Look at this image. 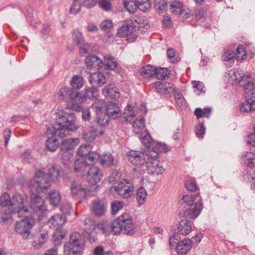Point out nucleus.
<instances>
[{"label":"nucleus","mask_w":255,"mask_h":255,"mask_svg":"<svg viewBox=\"0 0 255 255\" xmlns=\"http://www.w3.org/2000/svg\"><path fill=\"white\" fill-rule=\"evenodd\" d=\"M79 127L75 124V118L73 114L60 111L53 125L47 127L46 136L48 139L46 142V147L50 151H54L57 148L59 143L56 136L63 138L69 131H75Z\"/></svg>","instance_id":"nucleus-1"},{"label":"nucleus","mask_w":255,"mask_h":255,"mask_svg":"<svg viewBox=\"0 0 255 255\" xmlns=\"http://www.w3.org/2000/svg\"><path fill=\"white\" fill-rule=\"evenodd\" d=\"M27 197L19 193H15L12 196L4 193L0 197V205L10 207V211L15 217H22L23 214H27L28 209L25 206Z\"/></svg>","instance_id":"nucleus-2"},{"label":"nucleus","mask_w":255,"mask_h":255,"mask_svg":"<svg viewBox=\"0 0 255 255\" xmlns=\"http://www.w3.org/2000/svg\"><path fill=\"white\" fill-rule=\"evenodd\" d=\"M50 186V178L47 174L41 170H38L35 173L34 179L29 184L31 191L38 194L44 192Z\"/></svg>","instance_id":"nucleus-3"},{"label":"nucleus","mask_w":255,"mask_h":255,"mask_svg":"<svg viewBox=\"0 0 255 255\" xmlns=\"http://www.w3.org/2000/svg\"><path fill=\"white\" fill-rule=\"evenodd\" d=\"M84 245L83 237L78 233H72L69 241L64 246V253L67 255H77Z\"/></svg>","instance_id":"nucleus-4"},{"label":"nucleus","mask_w":255,"mask_h":255,"mask_svg":"<svg viewBox=\"0 0 255 255\" xmlns=\"http://www.w3.org/2000/svg\"><path fill=\"white\" fill-rule=\"evenodd\" d=\"M22 217L24 218L15 223L14 229L23 239H26L31 234V229L34 225V221L33 219L26 217V214H23Z\"/></svg>","instance_id":"nucleus-5"},{"label":"nucleus","mask_w":255,"mask_h":255,"mask_svg":"<svg viewBox=\"0 0 255 255\" xmlns=\"http://www.w3.org/2000/svg\"><path fill=\"white\" fill-rule=\"evenodd\" d=\"M105 107L106 104L103 100H98L95 101L92 106L96 114L98 124L102 126L108 125V120L105 113Z\"/></svg>","instance_id":"nucleus-6"},{"label":"nucleus","mask_w":255,"mask_h":255,"mask_svg":"<svg viewBox=\"0 0 255 255\" xmlns=\"http://www.w3.org/2000/svg\"><path fill=\"white\" fill-rule=\"evenodd\" d=\"M158 157L148 156L145 162L147 172L150 174L159 175L163 173L164 169L163 166L157 159Z\"/></svg>","instance_id":"nucleus-7"},{"label":"nucleus","mask_w":255,"mask_h":255,"mask_svg":"<svg viewBox=\"0 0 255 255\" xmlns=\"http://www.w3.org/2000/svg\"><path fill=\"white\" fill-rule=\"evenodd\" d=\"M115 191L124 198H128L133 194L134 188L127 180L121 181L118 186L114 187Z\"/></svg>","instance_id":"nucleus-8"},{"label":"nucleus","mask_w":255,"mask_h":255,"mask_svg":"<svg viewBox=\"0 0 255 255\" xmlns=\"http://www.w3.org/2000/svg\"><path fill=\"white\" fill-rule=\"evenodd\" d=\"M70 194L75 198L78 196H87L89 195L90 190L85 186H83L77 180L74 179L70 185Z\"/></svg>","instance_id":"nucleus-9"},{"label":"nucleus","mask_w":255,"mask_h":255,"mask_svg":"<svg viewBox=\"0 0 255 255\" xmlns=\"http://www.w3.org/2000/svg\"><path fill=\"white\" fill-rule=\"evenodd\" d=\"M122 225L125 226V231L128 235H132L135 232L134 225L132 223L131 217L128 213H124L121 215L117 220Z\"/></svg>","instance_id":"nucleus-10"},{"label":"nucleus","mask_w":255,"mask_h":255,"mask_svg":"<svg viewBox=\"0 0 255 255\" xmlns=\"http://www.w3.org/2000/svg\"><path fill=\"white\" fill-rule=\"evenodd\" d=\"M128 160L134 165H141L144 164L147 160L146 150L143 152L137 151H130L128 155Z\"/></svg>","instance_id":"nucleus-11"},{"label":"nucleus","mask_w":255,"mask_h":255,"mask_svg":"<svg viewBox=\"0 0 255 255\" xmlns=\"http://www.w3.org/2000/svg\"><path fill=\"white\" fill-rule=\"evenodd\" d=\"M31 195L30 207L35 212H43L46 210V206L43 199L39 196V194L32 192Z\"/></svg>","instance_id":"nucleus-12"},{"label":"nucleus","mask_w":255,"mask_h":255,"mask_svg":"<svg viewBox=\"0 0 255 255\" xmlns=\"http://www.w3.org/2000/svg\"><path fill=\"white\" fill-rule=\"evenodd\" d=\"M229 75L231 81L239 83L241 86L244 85V82H247V80L251 78L250 75H246L244 71L240 69L231 70Z\"/></svg>","instance_id":"nucleus-13"},{"label":"nucleus","mask_w":255,"mask_h":255,"mask_svg":"<svg viewBox=\"0 0 255 255\" xmlns=\"http://www.w3.org/2000/svg\"><path fill=\"white\" fill-rule=\"evenodd\" d=\"M85 224V236L88 238L90 242H94L96 240V234L95 232L96 224L94 220L91 218H86L84 220Z\"/></svg>","instance_id":"nucleus-14"},{"label":"nucleus","mask_w":255,"mask_h":255,"mask_svg":"<svg viewBox=\"0 0 255 255\" xmlns=\"http://www.w3.org/2000/svg\"><path fill=\"white\" fill-rule=\"evenodd\" d=\"M102 177V172L97 166H91L87 174V180L90 184L95 185L100 182Z\"/></svg>","instance_id":"nucleus-15"},{"label":"nucleus","mask_w":255,"mask_h":255,"mask_svg":"<svg viewBox=\"0 0 255 255\" xmlns=\"http://www.w3.org/2000/svg\"><path fill=\"white\" fill-rule=\"evenodd\" d=\"M82 138L86 141L92 142L98 134L102 135L103 131H98L97 128L93 126H88L83 127Z\"/></svg>","instance_id":"nucleus-16"},{"label":"nucleus","mask_w":255,"mask_h":255,"mask_svg":"<svg viewBox=\"0 0 255 255\" xmlns=\"http://www.w3.org/2000/svg\"><path fill=\"white\" fill-rule=\"evenodd\" d=\"M106 115L108 118L116 119L122 115V112L118 105L113 102H109L106 109Z\"/></svg>","instance_id":"nucleus-17"},{"label":"nucleus","mask_w":255,"mask_h":255,"mask_svg":"<svg viewBox=\"0 0 255 255\" xmlns=\"http://www.w3.org/2000/svg\"><path fill=\"white\" fill-rule=\"evenodd\" d=\"M66 222L65 217L63 215L57 214L52 216L48 223L51 229L57 231L61 229Z\"/></svg>","instance_id":"nucleus-18"},{"label":"nucleus","mask_w":255,"mask_h":255,"mask_svg":"<svg viewBox=\"0 0 255 255\" xmlns=\"http://www.w3.org/2000/svg\"><path fill=\"white\" fill-rule=\"evenodd\" d=\"M85 96L79 92L72 91L70 100L71 106L70 108L77 111H80L82 107L79 105L85 100Z\"/></svg>","instance_id":"nucleus-19"},{"label":"nucleus","mask_w":255,"mask_h":255,"mask_svg":"<svg viewBox=\"0 0 255 255\" xmlns=\"http://www.w3.org/2000/svg\"><path fill=\"white\" fill-rule=\"evenodd\" d=\"M166 145L164 143L154 141L152 142L151 148L146 149V155L147 156H151L153 157H158L159 152H166Z\"/></svg>","instance_id":"nucleus-20"},{"label":"nucleus","mask_w":255,"mask_h":255,"mask_svg":"<svg viewBox=\"0 0 255 255\" xmlns=\"http://www.w3.org/2000/svg\"><path fill=\"white\" fill-rule=\"evenodd\" d=\"M155 85L157 91L160 93L169 95L175 92V87L170 83L158 81L155 83Z\"/></svg>","instance_id":"nucleus-21"},{"label":"nucleus","mask_w":255,"mask_h":255,"mask_svg":"<svg viewBox=\"0 0 255 255\" xmlns=\"http://www.w3.org/2000/svg\"><path fill=\"white\" fill-rule=\"evenodd\" d=\"M193 243L194 241L192 239L187 238L179 242L176 246L178 254L184 255L187 254L191 249Z\"/></svg>","instance_id":"nucleus-22"},{"label":"nucleus","mask_w":255,"mask_h":255,"mask_svg":"<svg viewBox=\"0 0 255 255\" xmlns=\"http://www.w3.org/2000/svg\"><path fill=\"white\" fill-rule=\"evenodd\" d=\"M203 207L201 203H195L189 206V207L184 212V216L186 218L195 219L200 214Z\"/></svg>","instance_id":"nucleus-23"},{"label":"nucleus","mask_w":255,"mask_h":255,"mask_svg":"<svg viewBox=\"0 0 255 255\" xmlns=\"http://www.w3.org/2000/svg\"><path fill=\"white\" fill-rule=\"evenodd\" d=\"M86 66L90 69L99 70L103 67V60L95 55H90L85 59Z\"/></svg>","instance_id":"nucleus-24"},{"label":"nucleus","mask_w":255,"mask_h":255,"mask_svg":"<svg viewBox=\"0 0 255 255\" xmlns=\"http://www.w3.org/2000/svg\"><path fill=\"white\" fill-rule=\"evenodd\" d=\"M133 22L130 19L125 21V24L118 30V34L120 37H128L133 32Z\"/></svg>","instance_id":"nucleus-25"},{"label":"nucleus","mask_w":255,"mask_h":255,"mask_svg":"<svg viewBox=\"0 0 255 255\" xmlns=\"http://www.w3.org/2000/svg\"><path fill=\"white\" fill-rule=\"evenodd\" d=\"M91 210L95 216L100 217L104 214L106 207L103 201L97 199L93 202Z\"/></svg>","instance_id":"nucleus-26"},{"label":"nucleus","mask_w":255,"mask_h":255,"mask_svg":"<svg viewBox=\"0 0 255 255\" xmlns=\"http://www.w3.org/2000/svg\"><path fill=\"white\" fill-rule=\"evenodd\" d=\"M133 22V28L135 31L144 33L149 28L147 22H144L141 18L136 17L131 19Z\"/></svg>","instance_id":"nucleus-27"},{"label":"nucleus","mask_w":255,"mask_h":255,"mask_svg":"<svg viewBox=\"0 0 255 255\" xmlns=\"http://www.w3.org/2000/svg\"><path fill=\"white\" fill-rule=\"evenodd\" d=\"M192 228V222L185 219L179 222L177 229L181 235L187 236L191 232Z\"/></svg>","instance_id":"nucleus-28"},{"label":"nucleus","mask_w":255,"mask_h":255,"mask_svg":"<svg viewBox=\"0 0 255 255\" xmlns=\"http://www.w3.org/2000/svg\"><path fill=\"white\" fill-rule=\"evenodd\" d=\"M103 94L105 97L116 99L120 97L118 89L113 85L106 86L103 90Z\"/></svg>","instance_id":"nucleus-29"},{"label":"nucleus","mask_w":255,"mask_h":255,"mask_svg":"<svg viewBox=\"0 0 255 255\" xmlns=\"http://www.w3.org/2000/svg\"><path fill=\"white\" fill-rule=\"evenodd\" d=\"M89 81L91 84L97 85L99 87L102 86L106 83V77L101 73H93L91 74Z\"/></svg>","instance_id":"nucleus-30"},{"label":"nucleus","mask_w":255,"mask_h":255,"mask_svg":"<svg viewBox=\"0 0 255 255\" xmlns=\"http://www.w3.org/2000/svg\"><path fill=\"white\" fill-rule=\"evenodd\" d=\"M246 99L255 100V84L248 81L244 82Z\"/></svg>","instance_id":"nucleus-31"},{"label":"nucleus","mask_w":255,"mask_h":255,"mask_svg":"<svg viewBox=\"0 0 255 255\" xmlns=\"http://www.w3.org/2000/svg\"><path fill=\"white\" fill-rule=\"evenodd\" d=\"M131 124L134 133L137 134H144L145 130L144 129V120L143 118L138 120L135 118V120H132Z\"/></svg>","instance_id":"nucleus-32"},{"label":"nucleus","mask_w":255,"mask_h":255,"mask_svg":"<svg viewBox=\"0 0 255 255\" xmlns=\"http://www.w3.org/2000/svg\"><path fill=\"white\" fill-rule=\"evenodd\" d=\"M102 64L103 67L107 70H114L118 65V63L115 58L110 55H107L104 57Z\"/></svg>","instance_id":"nucleus-33"},{"label":"nucleus","mask_w":255,"mask_h":255,"mask_svg":"<svg viewBox=\"0 0 255 255\" xmlns=\"http://www.w3.org/2000/svg\"><path fill=\"white\" fill-rule=\"evenodd\" d=\"M79 143V139L77 138H70L64 140L61 145L60 147L62 150L72 149L74 148Z\"/></svg>","instance_id":"nucleus-34"},{"label":"nucleus","mask_w":255,"mask_h":255,"mask_svg":"<svg viewBox=\"0 0 255 255\" xmlns=\"http://www.w3.org/2000/svg\"><path fill=\"white\" fill-rule=\"evenodd\" d=\"M79 53L82 55L95 52L98 49V48L96 46L91 45L88 43L85 42V41L79 45Z\"/></svg>","instance_id":"nucleus-35"},{"label":"nucleus","mask_w":255,"mask_h":255,"mask_svg":"<svg viewBox=\"0 0 255 255\" xmlns=\"http://www.w3.org/2000/svg\"><path fill=\"white\" fill-rule=\"evenodd\" d=\"M72 91L68 87H64L59 90L56 96L60 100L67 102L68 101L69 99L70 100Z\"/></svg>","instance_id":"nucleus-36"},{"label":"nucleus","mask_w":255,"mask_h":255,"mask_svg":"<svg viewBox=\"0 0 255 255\" xmlns=\"http://www.w3.org/2000/svg\"><path fill=\"white\" fill-rule=\"evenodd\" d=\"M240 110L244 112H249L255 110V100L246 99L240 105Z\"/></svg>","instance_id":"nucleus-37"},{"label":"nucleus","mask_w":255,"mask_h":255,"mask_svg":"<svg viewBox=\"0 0 255 255\" xmlns=\"http://www.w3.org/2000/svg\"><path fill=\"white\" fill-rule=\"evenodd\" d=\"M74 165V170L77 172L84 171L89 166L86 160L82 157L76 159Z\"/></svg>","instance_id":"nucleus-38"},{"label":"nucleus","mask_w":255,"mask_h":255,"mask_svg":"<svg viewBox=\"0 0 255 255\" xmlns=\"http://www.w3.org/2000/svg\"><path fill=\"white\" fill-rule=\"evenodd\" d=\"M235 54L232 50H228L222 57V59L227 66L231 67L233 65L235 61Z\"/></svg>","instance_id":"nucleus-39"},{"label":"nucleus","mask_w":255,"mask_h":255,"mask_svg":"<svg viewBox=\"0 0 255 255\" xmlns=\"http://www.w3.org/2000/svg\"><path fill=\"white\" fill-rule=\"evenodd\" d=\"M123 114L126 122L128 123L131 124L132 120H135L134 118L136 115L133 111V108L129 105H128L125 108Z\"/></svg>","instance_id":"nucleus-40"},{"label":"nucleus","mask_w":255,"mask_h":255,"mask_svg":"<svg viewBox=\"0 0 255 255\" xmlns=\"http://www.w3.org/2000/svg\"><path fill=\"white\" fill-rule=\"evenodd\" d=\"M155 73V67L151 65H147L143 67L141 71V74L144 78L154 77Z\"/></svg>","instance_id":"nucleus-41"},{"label":"nucleus","mask_w":255,"mask_h":255,"mask_svg":"<svg viewBox=\"0 0 255 255\" xmlns=\"http://www.w3.org/2000/svg\"><path fill=\"white\" fill-rule=\"evenodd\" d=\"M111 226L112 227H111V229L112 230V232L114 234L118 235L121 232L127 234L126 231L124 230L125 226L122 225V224L117 220L111 222Z\"/></svg>","instance_id":"nucleus-42"},{"label":"nucleus","mask_w":255,"mask_h":255,"mask_svg":"<svg viewBox=\"0 0 255 255\" xmlns=\"http://www.w3.org/2000/svg\"><path fill=\"white\" fill-rule=\"evenodd\" d=\"M147 193L143 187H140L136 191V198L139 205H142L145 202L147 198Z\"/></svg>","instance_id":"nucleus-43"},{"label":"nucleus","mask_w":255,"mask_h":255,"mask_svg":"<svg viewBox=\"0 0 255 255\" xmlns=\"http://www.w3.org/2000/svg\"><path fill=\"white\" fill-rule=\"evenodd\" d=\"M70 85L73 89H80L84 85L83 78L77 75L74 76L70 81Z\"/></svg>","instance_id":"nucleus-44"},{"label":"nucleus","mask_w":255,"mask_h":255,"mask_svg":"<svg viewBox=\"0 0 255 255\" xmlns=\"http://www.w3.org/2000/svg\"><path fill=\"white\" fill-rule=\"evenodd\" d=\"M61 195L58 191H53L49 194V202L54 206L58 205L61 201Z\"/></svg>","instance_id":"nucleus-45"},{"label":"nucleus","mask_w":255,"mask_h":255,"mask_svg":"<svg viewBox=\"0 0 255 255\" xmlns=\"http://www.w3.org/2000/svg\"><path fill=\"white\" fill-rule=\"evenodd\" d=\"M113 160L112 155L110 153H107L100 155L99 161L103 166H109L113 164Z\"/></svg>","instance_id":"nucleus-46"},{"label":"nucleus","mask_w":255,"mask_h":255,"mask_svg":"<svg viewBox=\"0 0 255 255\" xmlns=\"http://www.w3.org/2000/svg\"><path fill=\"white\" fill-rule=\"evenodd\" d=\"M154 7L159 13L164 12L166 10L168 5L167 0H154Z\"/></svg>","instance_id":"nucleus-47"},{"label":"nucleus","mask_w":255,"mask_h":255,"mask_svg":"<svg viewBox=\"0 0 255 255\" xmlns=\"http://www.w3.org/2000/svg\"><path fill=\"white\" fill-rule=\"evenodd\" d=\"M211 112V108H205L204 109H202L201 108H198L195 109L194 114L198 119L202 117L209 118L210 116Z\"/></svg>","instance_id":"nucleus-48"},{"label":"nucleus","mask_w":255,"mask_h":255,"mask_svg":"<svg viewBox=\"0 0 255 255\" xmlns=\"http://www.w3.org/2000/svg\"><path fill=\"white\" fill-rule=\"evenodd\" d=\"M169 71L167 68H156V73L154 77L157 79L163 80L168 77Z\"/></svg>","instance_id":"nucleus-49"},{"label":"nucleus","mask_w":255,"mask_h":255,"mask_svg":"<svg viewBox=\"0 0 255 255\" xmlns=\"http://www.w3.org/2000/svg\"><path fill=\"white\" fill-rule=\"evenodd\" d=\"M183 4L181 2L174 1L170 5V11L175 14H181L183 11Z\"/></svg>","instance_id":"nucleus-50"},{"label":"nucleus","mask_w":255,"mask_h":255,"mask_svg":"<svg viewBox=\"0 0 255 255\" xmlns=\"http://www.w3.org/2000/svg\"><path fill=\"white\" fill-rule=\"evenodd\" d=\"M85 97L90 99L96 98L99 96V90L95 87H89L85 90Z\"/></svg>","instance_id":"nucleus-51"},{"label":"nucleus","mask_w":255,"mask_h":255,"mask_svg":"<svg viewBox=\"0 0 255 255\" xmlns=\"http://www.w3.org/2000/svg\"><path fill=\"white\" fill-rule=\"evenodd\" d=\"M244 163L248 167H252L255 166V154L252 152H248L245 155Z\"/></svg>","instance_id":"nucleus-52"},{"label":"nucleus","mask_w":255,"mask_h":255,"mask_svg":"<svg viewBox=\"0 0 255 255\" xmlns=\"http://www.w3.org/2000/svg\"><path fill=\"white\" fill-rule=\"evenodd\" d=\"M21 157L25 162L32 163L35 160L32 151L30 149H27L21 154Z\"/></svg>","instance_id":"nucleus-53"},{"label":"nucleus","mask_w":255,"mask_h":255,"mask_svg":"<svg viewBox=\"0 0 255 255\" xmlns=\"http://www.w3.org/2000/svg\"><path fill=\"white\" fill-rule=\"evenodd\" d=\"M138 9L142 11H146L149 9L150 4L148 0H135Z\"/></svg>","instance_id":"nucleus-54"},{"label":"nucleus","mask_w":255,"mask_h":255,"mask_svg":"<svg viewBox=\"0 0 255 255\" xmlns=\"http://www.w3.org/2000/svg\"><path fill=\"white\" fill-rule=\"evenodd\" d=\"M198 197H199L198 194H188L183 196L182 200L187 205L190 206L194 204V203Z\"/></svg>","instance_id":"nucleus-55"},{"label":"nucleus","mask_w":255,"mask_h":255,"mask_svg":"<svg viewBox=\"0 0 255 255\" xmlns=\"http://www.w3.org/2000/svg\"><path fill=\"white\" fill-rule=\"evenodd\" d=\"M60 170L55 165H52L51 167L49 169L48 176L52 180H57L59 176Z\"/></svg>","instance_id":"nucleus-56"},{"label":"nucleus","mask_w":255,"mask_h":255,"mask_svg":"<svg viewBox=\"0 0 255 255\" xmlns=\"http://www.w3.org/2000/svg\"><path fill=\"white\" fill-rule=\"evenodd\" d=\"M90 146L89 144L81 145L78 149L77 153L80 156L87 157L90 152Z\"/></svg>","instance_id":"nucleus-57"},{"label":"nucleus","mask_w":255,"mask_h":255,"mask_svg":"<svg viewBox=\"0 0 255 255\" xmlns=\"http://www.w3.org/2000/svg\"><path fill=\"white\" fill-rule=\"evenodd\" d=\"M144 134V135H141L142 136L140 137V140L143 144L146 146L147 148V149H149L151 148L152 142H153L154 141L152 139L151 136L149 134L145 133Z\"/></svg>","instance_id":"nucleus-58"},{"label":"nucleus","mask_w":255,"mask_h":255,"mask_svg":"<svg viewBox=\"0 0 255 255\" xmlns=\"http://www.w3.org/2000/svg\"><path fill=\"white\" fill-rule=\"evenodd\" d=\"M237 55L236 58L237 61L241 62L244 60L247 56V54L244 46L240 45L237 48Z\"/></svg>","instance_id":"nucleus-59"},{"label":"nucleus","mask_w":255,"mask_h":255,"mask_svg":"<svg viewBox=\"0 0 255 255\" xmlns=\"http://www.w3.org/2000/svg\"><path fill=\"white\" fill-rule=\"evenodd\" d=\"M81 0H73L69 10L71 13L76 14L79 12L81 6Z\"/></svg>","instance_id":"nucleus-60"},{"label":"nucleus","mask_w":255,"mask_h":255,"mask_svg":"<svg viewBox=\"0 0 255 255\" xmlns=\"http://www.w3.org/2000/svg\"><path fill=\"white\" fill-rule=\"evenodd\" d=\"M73 39L74 41L76 42L79 45L84 42V38L82 33L77 29L73 30Z\"/></svg>","instance_id":"nucleus-61"},{"label":"nucleus","mask_w":255,"mask_h":255,"mask_svg":"<svg viewBox=\"0 0 255 255\" xmlns=\"http://www.w3.org/2000/svg\"><path fill=\"white\" fill-rule=\"evenodd\" d=\"M100 155L96 152H90L87 157L84 158L86 161L87 160L90 161L92 163L97 162L98 161H100Z\"/></svg>","instance_id":"nucleus-62"},{"label":"nucleus","mask_w":255,"mask_h":255,"mask_svg":"<svg viewBox=\"0 0 255 255\" xmlns=\"http://www.w3.org/2000/svg\"><path fill=\"white\" fill-rule=\"evenodd\" d=\"M205 131V128L203 123L196 126L195 132L197 137L202 138L204 135Z\"/></svg>","instance_id":"nucleus-63"},{"label":"nucleus","mask_w":255,"mask_h":255,"mask_svg":"<svg viewBox=\"0 0 255 255\" xmlns=\"http://www.w3.org/2000/svg\"><path fill=\"white\" fill-rule=\"evenodd\" d=\"M123 207V203L122 201H114L111 205L112 214H116Z\"/></svg>","instance_id":"nucleus-64"}]
</instances>
